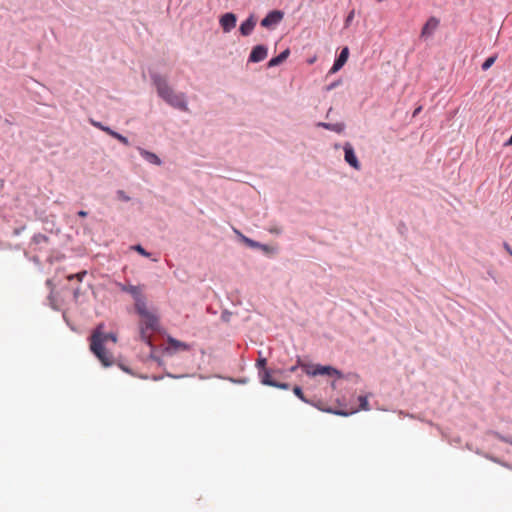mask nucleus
<instances>
[{"instance_id": "obj_19", "label": "nucleus", "mask_w": 512, "mask_h": 512, "mask_svg": "<svg viewBox=\"0 0 512 512\" xmlns=\"http://www.w3.org/2000/svg\"><path fill=\"white\" fill-rule=\"evenodd\" d=\"M345 160L346 162L352 166V147L349 144L345 146Z\"/></svg>"}, {"instance_id": "obj_22", "label": "nucleus", "mask_w": 512, "mask_h": 512, "mask_svg": "<svg viewBox=\"0 0 512 512\" xmlns=\"http://www.w3.org/2000/svg\"><path fill=\"white\" fill-rule=\"evenodd\" d=\"M113 138L117 139V140H118L119 142H121L123 145H126V146H128V145H129V140H128L125 136H123V135L119 134L118 132H117L116 134H114V137H113Z\"/></svg>"}, {"instance_id": "obj_33", "label": "nucleus", "mask_w": 512, "mask_h": 512, "mask_svg": "<svg viewBox=\"0 0 512 512\" xmlns=\"http://www.w3.org/2000/svg\"><path fill=\"white\" fill-rule=\"evenodd\" d=\"M78 216H80V217H86V216H87V212H86V211H84V210H81V211H79V212H78Z\"/></svg>"}, {"instance_id": "obj_24", "label": "nucleus", "mask_w": 512, "mask_h": 512, "mask_svg": "<svg viewBox=\"0 0 512 512\" xmlns=\"http://www.w3.org/2000/svg\"><path fill=\"white\" fill-rule=\"evenodd\" d=\"M266 359L265 358H260L257 360V367L259 368L260 371L264 370V369H267L266 368Z\"/></svg>"}, {"instance_id": "obj_9", "label": "nucleus", "mask_w": 512, "mask_h": 512, "mask_svg": "<svg viewBox=\"0 0 512 512\" xmlns=\"http://www.w3.org/2000/svg\"><path fill=\"white\" fill-rule=\"evenodd\" d=\"M267 57V48L264 45L255 46L249 56V61L260 62Z\"/></svg>"}, {"instance_id": "obj_31", "label": "nucleus", "mask_w": 512, "mask_h": 512, "mask_svg": "<svg viewBox=\"0 0 512 512\" xmlns=\"http://www.w3.org/2000/svg\"><path fill=\"white\" fill-rule=\"evenodd\" d=\"M300 363H302V362H301V360H300V359H298L297 364H296V365H294V366H292V367L289 369V371H290L291 373H294V372L297 370V368H298V367H301V366H300Z\"/></svg>"}, {"instance_id": "obj_32", "label": "nucleus", "mask_w": 512, "mask_h": 512, "mask_svg": "<svg viewBox=\"0 0 512 512\" xmlns=\"http://www.w3.org/2000/svg\"><path fill=\"white\" fill-rule=\"evenodd\" d=\"M335 414H338V415H344V416H347L349 415L351 412H347V411H342V410H339V411H334Z\"/></svg>"}, {"instance_id": "obj_8", "label": "nucleus", "mask_w": 512, "mask_h": 512, "mask_svg": "<svg viewBox=\"0 0 512 512\" xmlns=\"http://www.w3.org/2000/svg\"><path fill=\"white\" fill-rule=\"evenodd\" d=\"M236 15L233 13H226L220 18V25L225 33L230 32L236 26Z\"/></svg>"}, {"instance_id": "obj_7", "label": "nucleus", "mask_w": 512, "mask_h": 512, "mask_svg": "<svg viewBox=\"0 0 512 512\" xmlns=\"http://www.w3.org/2000/svg\"><path fill=\"white\" fill-rule=\"evenodd\" d=\"M438 26H439V20L437 18H435V17L429 18L421 30L420 37L421 38L431 37L434 34V32L436 31V29L438 28Z\"/></svg>"}, {"instance_id": "obj_6", "label": "nucleus", "mask_w": 512, "mask_h": 512, "mask_svg": "<svg viewBox=\"0 0 512 512\" xmlns=\"http://www.w3.org/2000/svg\"><path fill=\"white\" fill-rule=\"evenodd\" d=\"M283 17V12L279 10H273L269 12L264 19H262L261 26L265 28H271L280 23Z\"/></svg>"}, {"instance_id": "obj_12", "label": "nucleus", "mask_w": 512, "mask_h": 512, "mask_svg": "<svg viewBox=\"0 0 512 512\" xmlns=\"http://www.w3.org/2000/svg\"><path fill=\"white\" fill-rule=\"evenodd\" d=\"M167 343H168V347L167 349L168 350H171L173 352H177V351H185V350H188L189 349V345L184 343V342H181L179 340H176L172 337H169L168 340H167Z\"/></svg>"}, {"instance_id": "obj_25", "label": "nucleus", "mask_w": 512, "mask_h": 512, "mask_svg": "<svg viewBox=\"0 0 512 512\" xmlns=\"http://www.w3.org/2000/svg\"><path fill=\"white\" fill-rule=\"evenodd\" d=\"M117 196H118V199L125 201V202L130 200V197L127 196L123 190H118Z\"/></svg>"}, {"instance_id": "obj_17", "label": "nucleus", "mask_w": 512, "mask_h": 512, "mask_svg": "<svg viewBox=\"0 0 512 512\" xmlns=\"http://www.w3.org/2000/svg\"><path fill=\"white\" fill-rule=\"evenodd\" d=\"M358 402H359V408L354 409V414L357 413L360 410H363V411H368L369 410L368 400H367L366 396H359L358 397Z\"/></svg>"}, {"instance_id": "obj_23", "label": "nucleus", "mask_w": 512, "mask_h": 512, "mask_svg": "<svg viewBox=\"0 0 512 512\" xmlns=\"http://www.w3.org/2000/svg\"><path fill=\"white\" fill-rule=\"evenodd\" d=\"M293 392H294V394H295L298 398H300L302 401L307 402V400L305 399V397H304V395H303L302 389H301L299 386H295V387L293 388Z\"/></svg>"}, {"instance_id": "obj_3", "label": "nucleus", "mask_w": 512, "mask_h": 512, "mask_svg": "<svg viewBox=\"0 0 512 512\" xmlns=\"http://www.w3.org/2000/svg\"><path fill=\"white\" fill-rule=\"evenodd\" d=\"M135 310L141 318L139 324L140 338L142 341L150 343L151 334L158 328V317L149 311L146 302L139 304L135 307Z\"/></svg>"}, {"instance_id": "obj_15", "label": "nucleus", "mask_w": 512, "mask_h": 512, "mask_svg": "<svg viewBox=\"0 0 512 512\" xmlns=\"http://www.w3.org/2000/svg\"><path fill=\"white\" fill-rule=\"evenodd\" d=\"M259 376L261 378V382L264 385L273 386L275 385V381L271 378V371L269 369H264L259 371Z\"/></svg>"}, {"instance_id": "obj_27", "label": "nucleus", "mask_w": 512, "mask_h": 512, "mask_svg": "<svg viewBox=\"0 0 512 512\" xmlns=\"http://www.w3.org/2000/svg\"><path fill=\"white\" fill-rule=\"evenodd\" d=\"M33 240L36 242V243H40V242H47L48 238L45 236V235H42V234H38L36 236H34Z\"/></svg>"}, {"instance_id": "obj_4", "label": "nucleus", "mask_w": 512, "mask_h": 512, "mask_svg": "<svg viewBox=\"0 0 512 512\" xmlns=\"http://www.w3.org/2000/svg\"><path fill=\"white\" fill-rule=\"evenodd\" d=\"M301 368L303 371L312 377L315 376H328L330 378H339L340 372L333 368L332 366H323L319 364H307V363H300Z\"/></svg>"}, {"instance_id": "obj_21", "label": "nucleus", "mask_w": 512, "mask_h": 512, "mask_svg": "<svg viewBox=\"0 0 512 512\" xmlns=\"http://www.w3.org/2000/svg\"><path fill=\"white\" fill-rule=\"evenodd\" d=\"M132 249L137 251L139 254L145 256V257H149L150 256V253H148L141 245H135V246H132Z\"/></svg>"}, {"instance_id": "obj_29", "label": "nucleus", "mask_w": 512, "mask_h": 512, "mask_svg": "<svg viewBox=\"0 0 512 512\" xmlns=\"http://www.w3.org/2000/svg\"><path fill=\"white\" fill-rule=\"evenodd\" d=\"M272 387H276V388H280V389H288L289 388V385L287 383H279V382H276L275 381V385H273Z\"/></svg>"}, {"instance_id": "obj_1", "label": "nucleus", "mask_w": 512, "mask_h": 512, "mask_svg": "<svg viewBox=\"0 0 512 512\" xmlns=\"http://www.w3.org/2000/svg\"><path fill=\"white\" fill-rule=\"evenodd\" d=\"M109 342L115 344L117 336L114 333H104L103 324L98 325L91 335L90 349L105 367L113 364V355L106 349Z\"/></svg>"}, {"instance_id": "obj_18", "label": "nucleus", "mask_w": 512, "mask_h": 512, "mask_svg": "<svg viewBox=\"0 0 512 512\" xmlns=\"http://www.w3.org/2000/svg\"><path fill=\"white\" fill-rule=\"evenodd\" d=\"M496 59H497L496 55L488 57L482 64V69L484 71L488 70L495 63Z\"/></svg>"}, {"instance_id": "obj_30", "label": "nucleus", "mask_w": 512, "mask_h": 512, "mask_svg": "<svg viewBox=\"0 0 512 512\" xmlns=\"http://www.w3.org/2000/svg\"><path fill=\"white\" fill-rule=\"evenodd\" d=\"M103 131L112 137H114V134L117 133L116 131L112 130L111 128H109L107 126L104 127Z\"/></svg>"}, {"instance_id": "obj_20", "label": "nucleus", "mask_w": 512, "mask_h": 512, "mask_svg": "<svg viewBox=\"0 0 512 512\" xmlns=\"http://www.w3.org/2000/svg\"><path fill=\"white\" fill-rule=\"evenodd\" d=\"M87 272L86 271H82V272H79V273H76V274H71L67 277L68 280H73L74 278H76L78 281H82L83 278L86 276Z\"/></svg>"}, {"instance_id": "obj_11", "label": "nucleus", "mask_w": 512, "mask_h": 512, "mask_svg": "<svg viewBox=\"0 0 512 512\" xmlns=\"http://www.w3.org/2000/svg\"><path fill=\"white\" fill-rule=\"evenodd\" d=\"M256 26V19L253 15L249 16L241 25H240V33L243 36H248L252 33Z\"/></svg>"}, {"instance_id": "obj_2", "label": "nucleus", "mask_w": 512, "mask_h": 512, "mask_svg": "<svg viewBox=\"0 0 512 512\" xmlns=\"http://www.w3.org/2000/svg\"><path fill=\"white\" fill-rule=\"evenodd\" d=\"M153 83L157 89L158 95L172 107L187 111V102L185 94L176 93L162 76L155 74L152 76Z\"/></svg>"}, {"instance_id": "obj_35", "label": "nucleus", "mask_w": 512, "mask_h": 512, "mask_svg": "<svg viewBox=\"0 0 512 512\" xmlns=\"http://www.w3.org/2000/svg\"><path fill=\"white\" fill-rule=\"evenodd\" d=\"M358 168H359V162L356 159V157L354 156V169H358Z\"/></svg>"}, {"instance_id": "obj_14", "label": "nucleus", "mask_w": 512, "mask_h": 512, "mask_svg": "<svg viewBox=\"0 0 512 512\" xmlns=\"http://www.w3.org/2000/svg\"><path fill=\"white\" fill-rule=\"evenodd\" d=\"M289 54V49H286L283 52H281L278 56L271 58L268 62V67H275L280 65L288 58Z\"/></svg>"}, {"instance_id": "obj_28", "label": "nucleus", "mask_w": 512, "mask_h": 512, "mask_svg": "<svg viewBox=\"0 0 512 512\" xmlns=\"http://www.w3.org/2000/svg\"><path fill=\"white\" fill-rule=\"evenodd\" d=\"M90 123H91L94 127L98 128V129H100V130H102V131H103L104 127H105L101 122H98V121H95V120H90Z\"/></svg>"}, {"instance_id": "obj_36", "label": "nucleus", "mask_w": 512, "mask_h": 512, "mask_svg": "<svg viewBox=\"0 0 512 512\" xmlns=\"http://www.w3.org/2000/svg\"><path fill=\"white\" fill-rule=\"evenodd\" d=\"M504 247L508 251V253L512 256V249L510 248V246L508 244H505Z\"/></svg>"}, {"instance_id": "obj_13", "label": "nucleus", "mask_w": 512, "mask_h": 512, "mask_svg": "<svg viewBox=\"0 0 512 512\" xmlns=\"http://www.w3.org/2000/svg\"><path fill=\"white\" fill-rule=\"evenodd\" d=\"M140 155L148 162L160 166L162 164L161 159L154 153L147 151L143 148H138Z\"/></svg>"}, {"instance_id": "obj_34", "label": "nucleus", "mask_w": 512, "mask_h": 512, "mask_svg": "<svg viewBox=\"0 0 512 512\" xmlns=\"http://www.w3.org/2000/svg\"><path fill=\"white\" fill-rule=\"evenodd\" d=\"M421 109H422V107H421V106L417 107V108L414 110V112H413V117H415V116H416V115L421 111Z\"/></svg>"}, {"instance_id": "obj_16", "label": "nucleus", "mask_w": 512, "mask_h": 512, "mask_svg": "<svg viewBox=\"0 0 512 512\" xmlns=\"http://www.w3.org/2000/svg\"><path fill=\"white\" fill-rule=\"evenodd\" d=\"M318 125L326 128V129L333 130V131H335L337 133L342 132L344 130V128H345V125L343 123H335V124L319 123Z\"/></svg>"}, {"instance_id": "obj_10", "label": "nucleus", "mask_w": 512, "mask_h": 512, "mask_svg": "<svg viewBox=\"0 0 512 512\" xmlns=\"http://www.w3.org/2000/svg\"><path fill=\"white\" fill-rule=\"evenodd\" d=\"M348 58H349V48L345 47V48H343V50L341 51L340 55L338 56V58L334 62V65L332 66V68L330 70V73H335L339 69H341L342 66L347 62Z\"/></svg>"}, {"instance_id": "obj_37", "label": "nucleus", "mask_w": 512, "mask_h": 512, "mask_svg": "<svg viewBox=\"0 0 512 512\" xmlns=\"http://www.w3.org/2000/svg\"><path fill=\"white\" fill-rule=\"evenodd\" d=\"M352 20V12H350L348 15H347V18H346V22H350Z\"/></svg>"}, {"instance_id": "obj_26", "label": "nucleus", "mask_w": 512, "mask_h": 512, "mask_svg": "<svg viewBox=\"0 0 512 512\" xmlns=\"http://www.w3.org/2000/svg\"><path fill=\"white\" fill-rule=\"evenodd\" d=\"M242 238H243V241H244L248 246H250V247H258V246H259V244H258L257 242H255V241H253V240H251V239H249V238H247V237H245V236H242Z\"/></svg>"}, {"instance_id": "obj_5", "label": "nucleus", "mask_w": 512, "mask_h": 512, "mask_svg": "<svg viewBox=\"0 0 512 512\" xmlns=\"http://www.w3.org/2000/svg\"><path fill=\"white\" fill-rule=\"evenodd\" d=\"M118 287L121 291L129 293L135 302V307H137L139 304H143L145 301V298L142 294V287L141 286H134V285H125L122 283H118Z\"/></svg>"}, {"instance_id": "obj_38", "label": "nucleus", "mask_w": 512, "mask_h": 512, "mask_svg": "<svg viewBox=\"0 0 512 512\" xmlns=\"http://www.w3.org/2000/svg\"><path fill=\"white\" fill-rule=\"evenodd\" d=\"M505 146H512V134L510 139L505 143Z\"/></svg>"}]
</instances>
